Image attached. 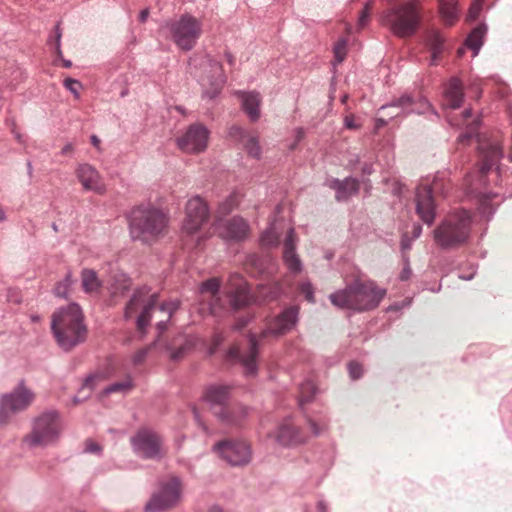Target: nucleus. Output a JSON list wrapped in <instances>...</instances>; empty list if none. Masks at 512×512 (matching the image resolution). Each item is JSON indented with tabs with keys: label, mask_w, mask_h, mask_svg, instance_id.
I'll list each match as a JSON object with an SVG mask.
<instances>
[{
	"label": "nucleus",
	"mask_w": 512,
	"mask_h": 512,
	"mask_svg": "<svg viewBox=\"0 0 512 512\" xmlns=\"http://www.w3.org/2000/svg\"><path fill=\"white\" fill-rule=\"evenodd\" d=\"M344 125L347 129L350 130H358L361 128V124L356 123L355 116L353 114L345 116Z\"/></svg>",
	"instance_id": "obj_46"
},
{
	"label": "nucleus",
	"mask_w": 512,
	"mask_h": 512,
	"mask_svg": "<svg viewBox=\"0 0 512 512\" xmlns=\"http://www.w3.org/2000/svg\"><path fill=\"white\" fill-rule=\"evenodd\" d=\"M230 396L228 386L215 385L206 389L204 398L214 407V414L224 423L239 425L248 415L249 410L244 406L227 407L226 402Z\"/></svg>",
	"instance_id": "obj_6"
},
{
	"label": "nucleus",
	"mask_w": 512,
	"mask_h": 512,
	"mask_svg": "<svg viewBox=\"0 0 512 512\" xmlns=\"http://www.w3.org/2000/svg\"><path fill=\"white\" fill-rule=\"evenodd\" d=\"M33 399L34 395L22 385L12 393L4 395L0 402V422L6 424L12 414L26 409Z\"/></svg>",
	"instance_id": "obj_14"
},
{
	"label": "nucleus",
	"mask_w": 512,
	"mask_h": 512,
	"mask_svg": "<svg viewBox=\"0 0 512 512\" xmlns=\"http://www.w3.org/2000/svg\"><path fill=\"white\" fill-rule=\"evenodd\" d=\"M128 223L133 240L151 243L167 232L169 217L167 212L159 207L141 204L130 211Z\"/></svg>",
	"instance_id": "obj_2"
},
{
	"label": "nucleus",
	"mask_w": 512,
	"mask_h": 512,
	"mask_svg": "<svg viewBox=\"0 0 512 512\" xmlns=\"http://www.w3.org/2000/svg\"><path fill=\"white\" fill-rule=\"evenodd\" d=\"M91 143L95 148L100 149V139L96 135L91 136Z\"/></svg>",
	"instance_id": "obj_54"
},
{
	"label": "nucleus",
	"mask_w": 512,
	"mask_h": 512,
	"mask_svg": "<svg viewBox=\"0 0 512 512\" xmlns=\"http://www.w3.org/2000/svg\"><path fill=\"white\" fill-rule=\"evenodd\" d=\"M211 71L214 73L213 79L210 77H203L201 79V85L204 87V95L208 98L217 96L225 82V77L219 64H212Z\"/></svg>",
	"instance_id": "obj_21"
},
{
	"label": "nucleus",
	"mask_w": 512,
	"mask_h": 512,
	"mask_svg": "<svg viewBox=\"0 0 512 512\" xmlns=\"http://www.w3.org/2000/svg\"><path fill=\"white\" fill-rule=\"evenodd\" d=\"M135 388V383L130 375H127L124 379L112 383L107 386L102 392V397L108 396L112 393L126 395Z\"/></svg>",
	"instance_id": "obj_31"
},
{
	"label": "nucleus",
	"mask_w": 512,
	"mask_h": 512,
	"mask_svg": "<svg viewBox=\"0 0 512 512\" xmlns=\"http://www.w3.org/2000/svg\"><path fill=\"white\" fill-rule=\"evenodd\" d=\"M64 86L75 96L76 99H79V90L81 88V83L78 80L67 78L64 81Z\"/></svg>",
	"instance_id": "obj_42"
},
{
	"label": "nucleus",
	"mask_w": 512,
	"mask_h": 512,
	"mask_svg": "<svg viewBox=\"0 0 512 512\" xmlns=\"http://www.w3.org/2000/svg\"><path fill=\"white\" fill-rule=\"evenodd\" d=\"M439 9L443 20L449 25L458 17L457 0H439Z\"/></svg>",
	"instance_id": "obj_33"
},
{
	"label": "nucleus",
	"mask_w": 512,
	"mask_h": 512,
	"mask_svg": "<svg viewBox=\"0 0 512 512\" xmlns=\"http://www.w3.org/2000/svg\"><path fill=\"white\" fill-rule=\"evenodd\" d=\"M57 50H58V53L61 54V50H60V34H58V37H57Z\"/></svg>",
	"instance_id": "obj_59"
},
{
	"label": "nucleus",
	"mask_w": 512,
	"mask_h": 512,
	"mask_svg": "<svg viewBox=\"0 0 512 512\" xmlns=\"http://www.w3.org/2000/svg\"><path fill=\"white\" fill-rule=\"evenodd\" d=\"M426 45L431 54L430 65H436L444 51V38L437 31H431L427 34Z\"/></svg>",
	"instance_id": "obj_27"
},
{
	"label": "nucleus",
	"mask_w": 512,
	"mask_h": 512,
	"mask_svg": "<svg viewBox=\"0 0 512 512\" xmlns=\"http://www.w3.org/2000/svg\"><path fill=\"white\" fill-rule=\"evenodd\" d=\"M64 66L65 67H70L71 66V62L70 61H64Z\"/></svg>",
	"instance_id": "obj_63"
},
{
	"label": "nucleus",
	"mask_w": 512,
	"mask_h": 512,
	"mask_svg": "<svg viewBox=\"0 0 512 512\" xmlns=\"http://www.w3.org/2000/svg\"><path fill=\"white\" fill-rule=\"evenodd\" d=\"M297 321L298 310L295 308L286 309L269 323L267 330L262 333L259 343L254 342L253 339L251 340L252 349L255 351L264 348L262 344L264 341L270 337H278L287 333L295 327Z\"/></svg>",
	"instance_id": "obj_13"
},
{
	"label": "nucleus",
	"mask_w": 512,
	"mask_h": 512,
	"mask_svg": "<svg viewBox=\"0 0 512 512\" xmlns=\"http://www.w3.org/2000/svg\"><path fill=\"white\" fill-rule=\"evenodd\" d=\"M470 224V216L466 211L452 214L435 230V240L442 247L462 243L469 236Z\"/></svg>",
	"instance_id": "obj_8"
},
{
	"label": "nucleus",
	"mask_w": 512,
	"mask_h": 512,
	"mask_svg": "<svg viewBox=\"0 0 512 512\" xmlns=\"http://www.w3.org/2000/svg\"><path fill=\"white\" fill-rule=\"evenodd\" d=\"M85 450L90 453H99L101 451V447L93 441H87Z\"/></svg>",
	"instance_id": "obj_50"
},
{
	"label": "nucleus",
	"mask_w": 512,
	"mask_h": 512,
	"mask_svg": "<svg viewBox=\"0 0 512 512\" xmlns=\"http://www.w3.org/2000/svg\"><path fill=\"white\" fill-rule=\"evenodd\" d=\"M6 219L5 212L2 208H0V222L4 221Z\"/></svg>",
	"instance_id": "obj_57"
},
{
	"label": "nucleus",
	"mask_w": 512,
	"mask_h": 512,
	"mask_svg": "<svg viewBox=\"0 0 512 512\" xmlns=\"http://www.w3.org/2000/svg\"><path fill=\"white\" fill-rule=\"evenodd\" d=\"M181 485L176 477L161 485L160 490L153 494L145 506V512H163L174 505L180 499Z\"/></svg>",
	"instance_id": "obj_12"
},
{
	"label": "nucleus",
	"mask_w": 512,
	"mask_h": 512,
	"mask_svg": "<svg viewBox=\"0 0 512 512\" xmlns=\"http://www.w3.org/2000/svg\"><path fill=\"white\" fill-rule=\"evenodd\" d=\"M486 29L484 27L475 28L466 39V46L473 50V57L477 56L483 44V37Z\"/></svg>",
	"instance_id": "obj_34"
},
{
	"label": "nucleus",
	"mask_w": 512,
	"mask_h": 512,
	"mask_svg": "<svg viewBox=\"0 0 512 512\" xmlns=\"http://www.w3.org/2000/svg\"><path fill=\"white\" fill-rule=\"evenodd\" d=\"M350 377L354 380L359 379L363 375V367L357 362H350L348 365Z\"/></svg>",
	"instance_id": "obj_43"
},
{
	"label": "nucleus",
	"mask_w": 512,
	"mask_h": 512,
	"mask_svg": "<svg viewBox=\"0 0 512 512\" xmlns=\"http://www.w3.org/2000/svg\"><path fill=\"white\" fill-rule=\"evenodd\" d=\"M458 53L461 55V54L463 53V49H462V48H460V49L458 50Z\"/></svg>",
	"instance_id": "obj_64"
},
{
	"label": "nucleus",
	"mask_w": 512,
	"mask_h": 512,
	"mask_svg": "<svg viewBox=\"0 0 512 512\" xmlns=\"http://www.w3.org/2000/svg\"><path fill=\"white\" fill-rule=\"evenodd\" d=\"M158 295L150 288L142 287L136 290L125 307V318L135 319L137 328L144 331L149 325L151 315L158 312L163 315L157 323V328L162 332L166 329V322L171 318L173 313L179 308L177 301L163 303L159 308L156 307Z\"/></svg>",
	"instance_id": "obj_1"
},
{
	"label": "nucleus",
	"mask_w": 512,
	"mask_h": 512,
	"mask_svg": "<svg viewBox=\"0 0 512 512\" xmlns=\"http://www.w3.org/2000/svg\"><path fill=\"white\" fill-rule=\"evenodd\" d=\"M51 331L57 343L64 349H70L84 341L87 328L81 307L70 303L55 310L51 316Z\"/></svg>",
	"instance_id": "obj_3"
},
{
	"label": "nucleus",
	"mask_w": 512,
	"mask_h": 512,
	"mask_svg": "<svg viewBox=\"0 0 512 512\" xmlns=\"http://www.w3.org/2000/svg\"><path fill=\"white\" fill-rule=\"evenodd\" d=\"M148 16H149V10L148 9H144L139 14V20L141 22H145L147 20Z\"/></svg>",
	"instance_id": "obj_53"
},
{
	"label": "nucleus",
	"mask_w": 512,
	"mask_h": 512,
	"mask_svg": "<svg viewBox=\"0 0 512 512\" xmlns=\"http://www.w3.org/2000/svg\"><path fill=\"white\" fill-rule=\"evenodd\" d=\"M119 277H120L119 281H121L123 284L122 289L125 290V289L129 288L130 279L125 274H121V275H119Z\"/></svg>",
	"instance_id": "obj_52"
},
{
	"label": "nucleus",
	"mask_w": 512,
	"mask_h": 512,
	"mask_svg": "<svg viewBox=\"0 0 512 512\" xmlns=\"http://www.w3.org/2000/svg\"><path fill=\"white\" fill-rule=\"evenodd\" d=\"M216 231L220 237L229 240L244 239L249 232L247 223L242 218H231L216 225Z\"/></svg>",
	"instance_id": "obj_19"
},
{
	"label": "nucleus",
	"mask_w": 512,
	"mask_h": 512,
	"mask_svg": "<svg viewBox=\"0 0 512 512\" xmlns=\"http://www.w3.org/2000/svg\"><path fill=\"white\" fill-rule=\"evenodd\" d=\"M279 225L273 222L261 235L260 241L263 246L271 247L279 243Z\"/></svg>",
	"instance_id": "obj_35"
},
{
	"label": "nucleus",
	"mask_w": 512,
	"mask_h": 512,
	"mask_svg": "<svg viewBox=\"0 0 512 512\" xmlns=\"http://www.w3.org/2000/svg\"><path fill=\"white\" fill-rule=\"evenodd\" d=\"M218 290H219V282L215 278L207 280L200 287V293L203 296H205L207 294L209 297H213L217 294Z\"/></svg>",
	"instance_id": "obj_39"
},
{
	"label": "nucleus",
	"mask_w": 512,
	"mask_h": 512,
	"mask_svg": "<svg viewBox=\"0 0 512 512\" xmlns=\"http://www.w3.org/2000/svg\"><path fill=\"white\" fill-rule=\"evenodd\" d=\"M115 371L114 365L109 362L103 368H99L95 373L88 376L83 384V388L93 390L99 382L108 379Z\"/></svg>",
	"instance_id": "obj_28"
},
{
	"label": "nucleus",
	"mask_w": 512,
	"mask_h": 512,
	"mask_svg": "<svg viewBox=\"0 0 512 512\" xmlns=\"http://www.w3.org/2000/svg\"><path fill=\"white\" fill-rule=\"evenodd\" d=\"M209 131L200 124L191 125L177 138V146L185 153L203 152L208 145Z\"/></svg>",
	"instance_id": "obj_15"
},
{
	"label": "nucleus",
	"mask_w": 512,
	"mask_h": 512,
	"mask_svg": "<svg viewBox=\"0 0 512 512\" xmlns=\"http://www.w3.org/2000/svg\"><path fill=\"white\" fill-rule=\"evenodd\" d=\"M463 100L462 84L459 79L453 78L444 90L443 106L451 109L458 108Z\"/></svg>",
	"instance_id": "obj_22"
},
{
	"label": "nucleus",
	"mask_w": 512,
	"mask_h": 512,
	"mask_svg": "<svg viewBox=\"0 0 512 512\" xmlns=\"http://www.w3.org/2000/svg\"><path fill=\"white\" fill-rule=\"evenodd\" d=\"M386 295V289L373 281L356 282L344 290L330 295L333 305L339 308L365 311L376 308Z\"/></svg>",
	"instance_id": "obj_4"
},
{
	"label": "nucleus",
	"mask_w": 512,
	"mask_h": 512,
	"mask_svg": "<svg viewBox=\"0 0 512 512\" xmlns=\"http://www.w3.org/2000/svg\"><path fill=\"white\" fill-rule=\"evenodd\" d=\"M284 261L292 272H299L302 268L301 261L295 253V238L293 228H289L285 239Z\"/></svg>",
	"instance_id": "obj_24"
},
{
	"label": "nucleus",
	"mask_w": 512,
	"mask_h": 512,
	"mask_svg": "<svg viewBox=\"0 0 512 512\" xmlns=\"http://www.w3.org/2000/svg\"><path fill=\"white\" fill-rule=\"evenodd\" d=\"M76 176L84 191L103 195L107 186L98 170L90 164H80L76 168Z\"/></svg>",
	"instance_id": "obj_17"
},
{
	"label": "nucleus",
	"mask_w": 512,
	"mask_h": 512,
	"mask_svg": "<svg viewBox=\"0 0 512 512\" xmlns=\"http://www.w3.org/2000/svg\"><path fill=\"white\" fill-rule=\"evenodd\" d=\"M315 392H316V386L312 381L308 380V381L302 383L299 388L300 404H304V403L311 401Z\"/></svg>",
	"instance_id": "obj_36"
},
{
	"label": "nucleus",
	"mask_w": 512,
	"mask_h": 512,
	"mask_svg": "<svg viewBox=\"0 0 512 512\" xmlns=\"http://www.w3.org/2000/svg\"><path fill=\"white\" fill-rule=\"evenodd\" d=\"M470 115H471V111H470V110H466V111L464 112V117H465V118H466V117H469Z\"/></svg>",
	"instance_id": "obj_62"
},
{
	"label": "nucleus",
	"mask_w": 512,
	"mask_h": 512,
	"mask_svg": "<svg viewBox=\"0 0 512 512\" xmlns=\"http://www.w3.org/2000/svg\"><path fill=\"white\" fill-rule=\"evenodd\" d=\"M421 233V227L419 225L415 226V237H418Z\"/></svg>",
	"instance_id": "obj_58"
},
{
	"label": "nucleus",
	"mask_w": 512,
	"mask_h": 512,
	"mask_svg": "<svg viewBox=\"0 0 512 512\" xmlns=\"http://www.w3.org/2000/svg\"><path fill=\"white\" fill-rule=\"evenodd\" d=\"M142 354H139L138 357L134 360L135 363H140L142 361Z\"/></svg>",
	"instance_id": "obj_61"
},
{
	"label": "nucleus",
	"mask_w": 512,
	"mask_h": 512,
	"mask_svg": "<svg viewBox=\"0 0 512 512\" xmlns=\"http://www.w3.org/2000/svg\"><path fill=\"white\" fill-rule=\"evenodd\" d=\"M411 273V270L407 267L404 269V273L402 275V279H407Z\"/></svg>",
	"instance_id": "obj_56"
},
{
	"label": "nucleus",
	"mask_w": 512,
	"mask_h": 512,
	"mask_svg": "<svg viewBox=\"0 0 512 512\" xmlns=\"http://www.w3.org/2000/svg\"><path fill=\"white\" fill-rule=\"evenodd\" d=\"M481 8H482V3H480L479 1H474L472 3V5L470 6V9H469V13H468V18L470 20H474L478 17L480 11H481Z\"/></svg>",
	"instance_id": "obj_45"
},
{
	"label": "nucleus",
	"mask_w": 512,
	"mask_h": 512,
	"mask_svg": "<svg viewBox=\"0 0 512 512\" xmlns=\"http://www.w3.org/2000/svg\"><path fill=\"white\" fill-rule=\"evenodd\" d=\"M336 198L344 200L349 196L356 194L359 188L358 181L354 178H346L343 181H335Z\"/></svg>",
	"instance_id": "obj_32"
},
{
	"label": "nucleus",
	"mask_w": 512,
	"mask_h": 512,
	"mask_svg": "<svg viewBox=\"0 0 512 512\" xmlns=\"http://www.w3.org/2000/svg\"><path fill=\"white\" fill-rule=\"evenodd\" d=\"M30 319L34 323H39L41 321V317L37 314H33L30 316Z\"/></svg>",
	"instance_id": "obj_55"
},
{
	"label": "nucleus",
	"mask_w": 512,
	"mask_h": 512,
	"mask_svg": "<svg viewBox=\"0 0 512 512\" xmlns=\"http://www.w3.org/2000/svg\"><path fill=\"white\" fill-rule=\"evenodd\" d=\"M419 22V9L414 0L385 13L382 17V24L399 37L412 35L416 31Z\"/></svg>",
	"instance_id": "obj_7"
},
{
	"label": "nucleus",
	"mask_w": 512,
	"mask_h": 512,
	"mask_svg": "<svg viewBox=\"0 0 512 512\" xmlns=\"http://www.w3.org/2000/svg\"><path fill=\"white\" fill-rule=\"evenodd\" d=\"M230 135L232 137H239V139L243 142L244 148L251 157H260L261 148L258 139L255 136L245 134L239 127H232L230 129Z\"/></svg>",
	"instance_id": "obj_25"
},
{
	"label": "nucleus",
	"mask_w": 512,
	"mask_h": 512,
	"mask_svg": "<svg viewBox=\"0 0 512 512\" xmlns=\"http://www.w3.org/2000/svg\"><path fill=\"white\" fill-rule=\"evenodd\" d=\"M416 210L425 223L431 224L434 221V203L431 190L428 187L418 189L416 194Z\"/></svg>",
	"instance_id": "obj_20"
},
{
	"label": "nucleus",
	"mask_w": 512,
	"mask_h": 512,
	"mask_svg": "<svg viewBox=\"0 0 512 512\" xmlns=\"http://www.w3.org/2000/svg\"><path fill=\"white\" fill-rule=\"evenodd\" d=\"M502 155H503V153H502L501 147L499 145H493L490 148V151L487 155V157H489L490 163L484 164L482 167V170L486 171V170L490 169V167L492 166V163L501 159Z\"/></svg>",
	"instance_id": "obj_41"
},
{
	"label": "nucleus",
	"mask_w": 512,
	"mask_h": 512,
	"mask_svg": "<svg viewBox=\"0 0 512 512\" xmlns=\"http://www.w3.org/2000/svg\"><path fill=\"white\" fill-rule=\"evenodd\" d=\"M411 102H412V100L410 97H402L396 104H392L391 106L403 107L404 111L406 113L416 112V109H414V108H411V109L407 108V106L410 105Z\"/></svg>",
	"instance_id": "obj_47"
},
{
	"label": "nucleus",
	"mask_w": 512,
	"mask_h": 512,
	"mask_svg": "<svg viewBox=\"0 0 512 512\" xmlns=\"http://www.w3.org/2000/svg\"><path fill=\"white\" fill-rule=\"evenodd\" d=\"M347 55V42L340 39L334 46L335 64H340L344 61Z\"/></svg>",
	"instance_id": "obj_40"
},
{
	"label": "nucleus",
	"mask_w": 512,
	"mask_h": 512,
	"mask_svg": "<svg viewBox=\"0 0 512 512\" xmlns=\"http://www.w3.org/2000/svg\"><path fill=\"white\" fill-rule=\"evenodd\" d=\"M209 219V209L206 202L199 196L191 197L185 206V217L182 232L194 235L199 232Z\"/></svg>",
	"instance_id": "obj_11"
},
{
	"label": "nucleus",
	"mask_w": 512,
	"mask_h": 512,
	"mask_svg": "<svg viewBox=\"0 0 512 512\" xmlns=\"http://www.w3.org/2000/svg\"><path fill=\"white\" fill-rule=\"evenodd\" d=\"M369 18V6L366 5L359 17V26L363 27L367 24Z\"/></svg>",
	"instance_id": "obj_49"
},
{
	"label": "nucleus",
	"mask_w": 512,
	"mask_h": 512,
	"mask_svg": "<svg viewBox=\"0 0 512 512\" xmlns=\"http://www.w3.org/2000/svg\"><path fill=\"white\" fill-rule=\"evenodd\" d=\"M241 106L251 121H257L260 117V95L256 92H238Z\"/></svg>",
	"instance_id": "obj_23"
},
{
	"label": "nucleus",
	"mask_w": 512,
	"mask_h": 512,
	"mask_svg": "<svg viewBox=\"0 0 512 512\" xmlns=\"http://www.w3.org/2000/svg\"><path fill=\"white\" fill-rule=\"evenodd\" d=\"M172 40L182 50H191L202 33V22L190 14L167 24Z\"/></svg>",
	"instance_id": "obj_9"
},
{
	"label": "nucleus",
	"mask_w": 512,
	"mask_h": 512,
	"mask_svg": "<svg viewBox=\"0 0 512 512\" xmlns=\"http://www.w3.org/2000/svg\"><path fill=\"white\" fill-rule=\"evenodd\" d=\"M250 301V298L248 296V286L243 283L239 285L238 289L236 290L235 294L232 298V305L235 308H239L241 306H244L248 304Z\"/></svg>",
	"instance_id": "obj_37"
},
{
	"label": "nucleus",
	"mask_w": 512,
	"mask_h": 512,
	"mask_svg": "<svg viewBox=\"0 0 512 512\" xmlns=\"http://www.w3.org/2000/svg\"><path fill=\"white\" fill-rule=\"evenodd\" d=\"M309 428L311 430V433L313 435L317 436V435L321 434L326 429V426L325 425H319L316 422L310 420L309 421Z\"/></svg>",
	"instance_id": "obj_48"
},
{
	"label": "nucleus",
	"mask_w": 512,
	"mask_h": 512,
	"mask_svg": "<svg viewBox=\"0 0 512 512\" xmlns=\"http://www.w3.org/2000/svg\"><path fill=\"white\" fill-rule=\"evenodd\" d=\"M182 354H178V353H175V354H172V359L173 360H179L180 357H181Z\"/></svg>",
	"instance_id": "obj_60"
},
{
	"label": "nucleus",
	"mask_w": 512,
	"mask_h": 512,
	"mask_svg": "<svg viewBox=\"0 0 512 512\" xmlns=\"http://www.w3.org/2000/svg\"><path fill=\"white\" fill-rule=\"evenodd\" d=\"M82 288L87 294H97L101 288V281L92 269H83L81 272Z\"/></svg>",
	"instance_id": "obj_30"
},
{
	"label": "nucleus",
	"mask_w": 512,
	"mask_h": 512,
	"mask_svg": "<svg viewBox=\"0 0 512 512\" xmlns=\"http://www.w3.org/2000/svg\"><path fill=\"white\" fill-rule=\"evenodd\" d=\"M270 437H273L282 446H296L307 441L308 436L292 421L286 420L279 425L277 430Z\"/></svg>",
	"instance_id": "obj_18"
},
{
	"label": "nucleus",
	"mask_w": 512,
	"mask_h": 512,
	"mask_svg": "<svg viewBox=\"0 0 512 512\" xmlns=\"http://www.w3.org/2000/svg\"><path fill=\"white\" fill-rule=\"evenodd\" d=\"M223 336L220 333H216L212 336L211 345L207 347L203 340L198 336H189L186 339L185 345L181 348L180 352H184L187 350H207V352H213V350L217 349L219 344L222 342Z\"/></svg>",
	"instance_id": "obj_26"
},
{
	"label": "nucleus",
	"mask_w": 512,
	"mask_h": 512,
	"mask_svg": "<svg viewBox=\"0 0 512 512\" xmlns=\"http://www.w3.org/2000/svg\"><path fill=\"white\" fill-rule=\"evenodd\" d=\"M134 451L147 459H160L166 455L161 436L149 429L141 428L131 438Z\"/></svg>",
	"instance_id": "obj_10"
},
{
	"label": "nucleus",
	"mask_w": 512,
	"mask_h": 512,
	"mask_svg": "<svg viewBox=\"0 0 512 512\" xmlns=\"http://www.w3.org/2000/svg\"><path fill=\"white\" fill-rule=\"evenodd\" d=\"M73 283L74 280L72 278V274L69 272L66 274L64 279L56 285L54 289L55 295L58 297L67 298Z\"/></svg>",
	"instance_id": "obj_38"
},
{
	"label": "nucleus",
	"mask_w": 512,
	"mask_h": 512,
	"mask_svg": "<svg viewBox=\"0 0 512 512\" xmlns=\"http://www.w3.org/2000/svg\"><path fill=\"white\" fill-rule=\"evenodd\" d=\"M229 357V361L239 363L243 368L244 372L247 375H253L256 372L257 368V355L258 354H227Z\"/></svg>",
	"instance_id": "obj_29"
},
{
	"label": "nucleus",
	"mask_w": 512,
	"mask_h": 512,
	"mask_svg": "<svg viewBox=\"0 0 512 512\" xmlns=\"http://www.w3.org/2000/svg\"><path fill=\"white\" fill-rule=\"evenodd\" d=\"M301 291L304 293L305 298L309 302H314V290H313L311 283H309V282L303 283L301 285Z\"/></svg>",
	"instance_id": "obj_44"
},
{
	"label": "nucleus",
	"mask_w": 512,
	"mask_h": 512,
	"mask_svg": "<svg viewBox=\"0 0 512 512\" xmlns=\"http://www.w3.org/2000/svg\"><path fill=\"white\" fill-rule=\"evenodd\" d=\"M74 152V147L71 143H67L61 150L62 155H71Z\"/></svg>",
	"instance_id": "obj_51"
},
{
	"label": "nucleus",
	"mask_w": 512,
	"mask_h": 512,
	"mask_svg": "<svg viewBox=\"0 0 512 512\" xmlns=\"http://www.w3.org/2000/svg\"><path fill=\"white\" fill-rule=\"evenodd\" d=\"M215 450L234 466L246 465L251 460V448L245 441H223L215 445Z\"/></svg>",
	"instance_id": "obj_16"
},
{
	"label": "nucleus",
	"mask_w": 512,
	"mask_h": 512,
	"mask_svg": "<svg viewBox=\"0 0 512 512\" xmlns=\"http://www.w3.org/2000/svg\"><path fill=\"white\" fill-rule=\"evenodd\" d=\"M61 430L59 414L44 412L33 420L32 429L22 438L21 444L29 449L47 447L59 439Z\"/></svg>",
	"instance_id": "obj_5"
}]
</instances>
